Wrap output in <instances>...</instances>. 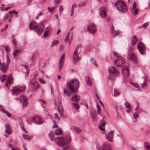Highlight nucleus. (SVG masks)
Here are the masks:
<instances>
[{
  "label": "nucleus",
  "instance_id": "obj_1",
  "mask_svg": "<svg viewBox=\"0 0 150 150\" xmlns=\"http://www.w3.org/2000/svg\"><path fill=\"white\" fill-rule=\"evenodd\" d=\"M70 137L64 138L62 137H57L55 139V142L60 146L63 147L62 150H67V148L69 147V144L71 142Z\"/></svg>",
  "mask_w": 150,
  "mask_h": 150
},
{
  "label": "nucleus",
  "instance_id": "obj_2",
  "mask_svg": "<svg viewBox=\"0 0 150 150\" xmlns=\"http://www.w3.org/2000/svg\"><path fill=\"white\" fill-rule=\"evenodd\" d=\"M67 85L73 92H76L79 88V82L77 79H75L67 83Z\"/></svg>",
  "mask_w": 150,
  "mask_h": 150
},
{
  "label": "nucleus",
  "instance_id": "obj_3",
  "mask_svg": "<svg viewBox=\"0 0 150 150\" xmlns=\"http://www.w3.org/2000/svg\"><path fill=\"white\" fill-rule=\"evenodd\" d=\"M113 54L117 57L114 61V64L117 67L122 66L124 63V61L121 58L120 55L114 51L113 52Z\"/></svg>",
  "mask_w": 150,
  "mask_h": 150
},
{
  "label": "nucleus",
  "instance_id": "obj_4",
  "mask_svg": "<svg viewBox=\"0 0 150 150\" xmlns=\"http://www.w3.org/2000/svg\"><path fill=\"white\" fill-rule=\"evenodd\" d=\"M32 23L31 22L30 24L29 28L30 30L34 29L36 33L38 34H40L42 33L44 27V25L43 24L41 23L37 25H35L33 28L32 27Z\"/></svg>",
  "mask_w": 150,
  "mask_h": 150
},
{
  "label": "nucleus",
  "instance_id": "obj_5",
  "mask_svg": "<svg viewBox=\"0 0 150 150\" xmlns=\"http://www.w3.org/2000/svg\"><path fill=\"white\" fill-rule=\"evenodd\" d=\"M115 5L117 8L120 11L123 12H125L127 11L126 6L124 2L118 0L115 2Z\"/></svg>",
  "mask_w": 150,
  "mask_h": 150
},
{
  "label": "nucleus",
  "instance_id": "obj_6",
  "mask_svg": "<svg viewBox=\"0 0 150 150\" xmlns=\"http://www.w3.org/2000/svg\"><path fill=\"white\" fill-rule=\"evenodd\" d=\"M0 80L2 82H4L5 81L7 80L5 85L6 87H8L9 85L8 83L12 84L13 82V78L11 76H9L7 77L6 75H3L1 76Z\"/></svg>",
  "mask_w": 150,
  "mask_h": 150
},
{
  "label": "nucleus",
  "instance_id": "obj_7",
  "mask_svg": "<svg viewBox=\"0 0 150 150\" xmlns=\"http://www.w3.org/2000/svg\"><path fill=\"white\" fill-rule=\"evenodd\" d=\"M80 97L79 96L75 95L72 96L71 98V100L72 101H75V102H73V104L74 108L76 109H79V105L78 104V101L80 99Z\"/></svg>",
  "mask_w": 150,
  "mask_h": 150
},
{
  "label": "nucleus",
  "instance_id": "obj_8",
  "mask_svg": "<svg viewBox=\"0 0 150 150\" xmlns=\"http://www.w3.org/2000/svg\"><path fill=\"white\" fill-rule=\"evenodd\" d=\"M87 28L88 31L91 34H94L96 32V26L94 23H89Z\"/></svg>",
  "mask_w": 150,
  "mask_h": 150
},
{
  "label": "nucleus",
  "instance_id": "obj_9",
  "mask_svg": "<svg viewBox=\"0 0 150 150\" xmlns=\"http://www.w3.org/2000/svg\"><path fill=\"white\" fill-rule=\"evenodd\" d=\"M25 88L24 87L15 86L13 87V92L16 95H18L19 93L23 92L25 90Z\"/></svg>",
  "mask_w": 150,
  "mask_h": 150
},
{
  "label": "nucleus",
  "instance_id": "obj_10",
  "mask_svg": "<svg viewBox=\"0 0 150 150\" xmlns=\"http://www.w3.org/2000/svg\"><path fill=\"white\" fill-rule=\"evenodd\" d=\"M127 58L128 60H131L136 64H137L138 60L135 54L133 52H129L127 55Z\"/></svg>",
  "mask_w": 150,
  "mask_h": 150
},
{
  "label": "nucleus",
  "instance_id": "obj_11",
  "mask_svg": "<svg viewBox=\"0 0 150 150\" xmlns=\"http://www.w3.org/2000/svg\"><path fill=\"white\" fill-rule=\"evenodd\" d=\"M79 47L80 46L78 45L74 52V54L73 55V58L74 63H75L76 62L79 61L81 59L80 57H78V50Z\"/></svg>",
  "mask_w": 150,
  "mask_h": 150
},
{
  "label": "nucleus",
  "instance_id": "obj_12",
  "mask_svg": "<svg viewBox=\"0 0 150 150\" xmlns=\"http://www.w3.org/2000/svg\"><path fill=\"white\" fill-rule=\"evenodd\" d=\"M98 150H112V149L111 146L110 144L105 143L103 144L101 147H99Z\"/></svg>",
  "mask_w": 150,
  "mask_h": 150
},
{
  "label": "nucleus",
  "instance_id": "obj_13",
  "mask_svg": "<svg viewBox=\"0 0 150 150\" xmlns=\"http://www.w3.org/2000/svg\"><path fill=\"white\" fill-rule=\"evenodd\" d=\"M33 122L37 125H40L43 123V120L39 116H36L33 118Z\"/></svg>",
  "mask_w": 150,
  "mask_h": 150
},
{
  "label": "nucleus",
  "instance_id": "obj_14",
  "mask_svg": "<svg viewBox=\"0 0 150 150\" xmlns=\"http://www.w3.org/2000/svg\"><path fill=\"white\" fill-rule=\"evenodd\" d=\"M30 84L31 85V87L35 89H37L39 87V84L35 79H33L30 80Z\"/></svg>",
  "mask_w": 150,
  "mask_h": 150
},
{
  "label": "nucleus",
  "instance_id": "obj_15",
  "mask_svg": "<svg viewBox=\"0 0 150 150\" xmlns=\"http://www.w3.org/2000/svg\"><path fill=\"white\" fill-rule=\"evenodd\" d=\"M138 48L140 54H144V50L145 48V45L142 42H140L138 45Z\"/></svg>",
  "mask_w": 150,
  "mask_h": 150
},
{
  "label": "nucleus",
  "instance_id": "obj_16",
  "mask_svg": "<svg viewBox=\"0 0 150 150\" xmlns=\"http://www.w3.org/2000/svg\"><path fill=\"white\" fill-rule=\"evenodd\" d=\"M9 65L4 63L0 64V70L4 72H6L8 69Z\"/></svg>",
  "mask_w": 150,
  "mask_h": 150
},
{
  "label": "nucleus",
  "instance_id": "obj_17",
  "mask_svg": "<svg viewBox=\"0 0 150 150\" xmlns=\"http://www.w3.org/2000/svg\"><path fill=\"white\" fill-rule=\"evenodd\" d=\"M114 131H111L109 132L106 136V138L110 141L112 142L113 138Z\"/></svg>",
  "mask_w": 150,
  "mask_h": 150
},
{
  "label": "nucleus",
  "instance_id": "obj_18",
  "mask_svg": "<svg viewBox=\"0 0 150 150\" xmlns=\"http://www.w3.org/2000/svg\"><path fill=\"white\" fill-rule=\"evenodd\" d=\"M122 72L124 77H127L129 76V69L128 67H124L122 70Z\"/></svg>",
  "mask_w": 150,
  "mask_h": 150
},
{
  "label": "nucleus",
  "instance_id": "obj_19",
  "mask_svg": "<svg viewBox=\"0 0 150 150\" xmlns=\"http://www.w3.org/2000/svg\"><path fill=\"white\" fill-rule=\"evenodd\" d=\"M106 10L104 7H102L100 8V14L102 18H104L106 16Z\"/></svg>",
  "mask_w": 150,
  "mask_h": 150
},
{
  "label": "nucleus",
  "instance_id": "obj_20",
  "mask_svg": "<svg viewBox=\"0 0 150 150\" xmlns=\"http://www.w3.org/2000/svg\"><path fill=\"white\" fill-rule=\"evenodd\" d=\"M111 33L112 36L113 37H115L119 33V32L118 31H115L114 29V27L113 25H112L111 28Z\"/></svg>",
  "mask_w": 150,
  "mask_h": 150
},
{
  "label": "nucleus",
  "instance_id": "obj_21",
  "mask_svg": "<svg viewBox=\"0 0 150 150\" xmlns=\"http://www.w3.org/2000/svg\"><path fill=\"white\" fill-rule=\"evenodd\" d=\"M108 71L110 73H111L117 74L118 73L116 69L113 66L109 67L108 68Z\"/></svg>",
  "mask_w": 150,
  "mask_h": 150
},
{
  "label": "nucleus",
  "instance_id": "obj_22",
  "mask_svg": "<svg viewBox=\"0 0 150 150\" xmlns=\"http://www.w3.org/2000/svg\"><path fill=\"white\" fill-rule=\"evenodd\" d=\"M47 30L45 33L43 35V36L44 38H46L49 35V32L51 30V28L50 27H48L46 28Z\"/></svg>",
  "mask_w": 150,
  "mask_h": 150
},
{
  "label": "nucleus",
  "instance_id": "obj_23",
  "mask_svg": "<svg viewBox=\"0 0 150 150\" xmlns=\"http://www.w3.org/2000/svg\"><path fill=\"white\" fill-rule=\"evenodd\" d=\"M6 130L5 132L7 133L8 134H10L11 132V127L9 125L7 124L6 127Z\"/></svg>",
  "mask_w": 150,
  "mask_h": 150
},
{
  "label": "nucleus",
  "instance_id": "obj_24",
  "mask_svg": "<svg viewBox=\"0 0 150 150\" xmlns=\"http://www.w3.org/2000/svg\"><path fill=\"white\" fill-rule=\"evenodd\" d=\"M138 41V39L136 35H134L133 37L131 42V45L133 46L135 45Z\"/></svg>",
  "mask_w": 150,
  "mask_h": 150
},
{
  "label": "nucleus",
  "instance_id": "obj_25",
  "mask_svg": "<svg viewBox=\"0 0 150 150\" xmlns=\"http://www.w3.org/2000/svg\"><path fill=\"white\" fill-rule=\"evenodd\" d=\"M85 78L87 84L89 86H92V83L89 77L87 76L85 77Z\"/></svg>",
  "mask_w": 150,
  "mask_h": 150
},
{
  "label": "nucleus",
  "instance_id": "obj_26",
  "mask_svg": "<svg viewBox=\"0 0 150 150\" xmlns=\"http://www.w3.org/2000/svg\"><path fill=\"white\" fill-rule=\"evenodd\" d=\"M72 128L75 131L76 133H80L81 131V129L75 126H73Z\"/></svg>",
  "mask_w": 150,
  "mask_h": 150
},
{
  "label": "nucleus",
  "instance_id": "obj_27",
  "mask_svg": "<svg viewBox=\"0 0 150 150\" xmlns=\"http://www.w3.org/2000/svg\"><path fill=\"white\" fill-rule=\"evenodd\" d=\"M145 149V150H150V144L148 142H146L144 143Z\"/></svg>",
  "mask_w": 150,
  "mask_h": 150
},
{
  "label": "nucleus",
  "instance_id": "obj_28",
  "mask_svg": "<svg viewBox=\"0 0 150 150\" xmlns=\"http://www.w3.org/2000/svg\"><path fill=\"white\" fill-rule=\"evenodd\" d=\"M62 134V131L59 128L57 129L55 131V134L56 135H61Z\"/></svg>",
  "mask_w": 150,
  "mask_h": 150
},
{
  "label": "nucleus",
  "instance_id": "obj_29",
  "mask_svg": "<svg viewBox=\"0 0 150 150\" xmlns=\"http://www.w3.org/2000/svg\"><path fill=\"white\" fill-rule=\"evenodd\" d=\"M131 11L132 14L134 15H137L139 12V10L138 9H131Z\"/></svg>",
  "mask_w": 150,
  "mask_h": 150
},
{
  "label": "nucleus",
  "instance_id": "obj_30",
  "mask_svg": "<svg viewBox=\"0 0 150 150\" xmlns=\"http://www.w3.org/2000/svg\"><path fill=\"white\" fill-rule=\"evenodd\" d=\"M1 111L3 113L6 114V115L8 117H10L11 116V114L7 111L6 110L3 109H1Z\"/></svg>",
  "mask_w": 150,
  "mask_h": 150
},
{
  "label": "nucleus",
  "instance_id": "obj_31",
  "mask_svg": "<svg viewBox=\"0 0 150 150\" xmlns=\"http://www.w3.org/2000/svg\"><path fill=\"white\" fill-rule=\"evenodd\" d=\"M91 114L92 115V118L93 120H95L97 117V114L95 112H91Z\"/></svg>",
  "mask_w": 150,
  "mask_h": 150
},
{
  "label": "nucleus",
  "instance_id": "obj_32",
  "mask_svg": "<svg viewBox=\"0 0 150 150\" xmlns=\"http://www.w3.org/2000/svg\"><path fill=\"white\" fill-rule=\"evenodd\" d=\"M20 100L22 102L24 101H27L28 99L26 98L24 96H22L20 97Z\"/></svg>",
  "mask_w": 150,
  "mask_h": 150
},
{
  "label": "nucleus",
  "instance_id": "obj_33",
  "mask_svg": "<svg viewBox=\"0 0 150 150\" xmlns=\"http://www.w3.org/2000/svg\"><path fill=\"white\" fill-rule=\"evenodd\" d=\"M114 96H115L119 95L120 94V92L118 90L115 89L114 90Z\"/></svg>",
  "mask_w": 150,
  "mask_h": 150
},
{
  "label": "nucleus",
  "instance_id": "obj_34",
  "mask_svg": "<svg viewBox=\"0 0 150 150\" xmlns=\"http://www.w3.org/2000/svg\"><path fill=\"white\" fill-rule=\"evenodd\" d=\"M125 105L126 107V108H128L129 110H131V109L130 108V105L128 102H125Z\"/></svg>",
  "mask_w": 150,
  "mask_h": 150
},
{
  "label": "nucleus",
  "instance_id": "obj_35",
  "mask_svg": "<svg viewBox=\"0 0 150 150\" xmlns=\"http://www.w3.org/2000/svg\"><path fill=\"white\" fill-rule=\"evenodd\" d=\"M63 61H59V70L60 71L61 69V68L64 65Z\"/></svg>",
  "mask_w": 150,
  "mask_h": 150
},
{
  "label": "nucleus",
  "instance_id": "obj_36",
  "mask_svg": "<svg viewBox=\"0 0 150 150\" xmlns=\"http://www.w3.org/2000/svg\"><path fill=\"white\" fill-rule=\"evenodd\" d=\"M49 136L51 139L52 140H53V138L54 137V133L52 132H51L49 134Z\"/></svg>",
  "mask_w": 150,
  "mask_h": 150
},
{
  "label": "nucleus",
  "instance_id": "obj_37",
  "mask_svg": "<svg viewBox=\"0 0 150 150\" xmlns=\"http://www.w3.org/2000/svg\"><path fill=\"white\" fill-rule=\"evenodd\" d=\"M91 61L92 62V63L96 66H97L98 65L96 63V60L93 58H91L90 59Z\"/></svg>",
  "mask_w": 150,
  "mask_h": 150
},
{
  "label": "nucleus",
  "instance_id": "obj_38",
  "mask_svg": "<svg viewBox=\"0 0 150 150\" xmlns=\"http://www.w3.org/2000/svg\"><path fill=\"white\" fill-rule=\"evenodd\" d=\"M70 31L68 32L66 35V36L65 39V43H67V40L69 39V38L70 34Z\"/></svg>",
  "mask_w": 150,
  "mask_h": 150
},
{
  "label": "nucleus",
  "instance_id": "obj_39",
  "mask_svg": "<svg viewBox=\"0 0 150 150\" xmlns=\"http://www.w3.org/2000/svg\"><path fill=\"white\" fill-rule=\"evenodd\" d=\"M59 41L58 40L53 41L51 44V46H54L57 45L58 44Z\"/></svg>",
  "mask_w": 150,
  "mask_h": 150
},
{
  "label": "nucleus",
  "instance_id": "obj_40",
  "mask_svg": "<svg viewBox=\"0 0 150 150\" xmlns=\"http://www.w3.org/2000/svg\"><path fill=\"white\" fill-rule=\"evenodd\" d=\"M23 137L25 139H30L29 136L28 135L23 134Z\"/></svg>",
  "mask_w": 150,
  "mask_h": 150
},
{
  "label": "nucleus",
  "instance_id": "obj_41",
  "mask_svg": "<svg viewBox=\"0 0 150 150\" xmlns=\"http://www.w3.org/2000/svg\"><path fill=\"white\" fill-rule=\"evenodd\" d=\"M86 1L81 2L78 5V6H84L86 5Z\"/></svg>",
  "mask_w": 150,
  "mask_h": 150
},
{
  "label": "nucleus",
  "instance_id": "obj_42",
  "mask_svg": "<svg viewBox=\"0 0 150 150\" xmlns=\"http://www.w3.org/2000/svg\"><path fill=\"white\" fill-rule=\"evenodd\" d=\"M96 107L97 110V112L98 114L100 115H101V113L100 112V108L99 105H97Z\"/></svg>",
  "mask_w": 150,
  "mask_h": 150
},
{
  "label": "nucleus",
  "instance_id": "obj_43",
  "mask_svg": "<svg viewBox=\"0 0 150 150\" xmlns=\"http://www.w3.org/2000/svg\"><path fill=\"white\" fill-rule=\"evenodd\" d=\"M22 102L23 103V106L24 108L26 107L27 105L28 104L27 101H24Z\"/></svg>",
  "mask_w": 150,
  "mask_h": 150
},
{
  "label": "nucleus",
  "instance_id": "obj_44",
  "mask_svg": "<svg viewBox=\"0 0 150 150\" xmlns=\"http://www.w3.org/2000/svg\"><path fill=\"white\" fill-rule=\"evenodd\" d=\"M6 58L7 59V64L9 65L10 62V60L8 55H6Z\"/></svg>",
  "mask_w": 150,
  "mask_h": 150
},
{
  "label": "nucleus",
  "instance_id": "obj_45",
  "mask_svg": "<svg viewBox=\"0 0 150 150\" xmlns=\"http://www.w3.org/2000/svg\"><path fill=\"white\" fill-rule=\"evenodd\" d=\"M10 47L9 46L7 45L4 48L5 50L7 52H8L10 50L9 49V48H10Z\"/></svg>",
  "mask_w": 150,
  "mask_h": 150
},
{
  "label": "nucleus",
  "instance_id": "obj_46",
  "mask_svg": "<svg viewBox=\"0 0 150 150\" xmlns=\"http://www.w3.org/2000/svg\"><path fill=\"white\" fill-rule=\"evenodd\" d=\"M9 13L10 14H13V13H15L16 15L17 14V12L15 10H13V11H10L9 12Z\"/></svg>",
  "mask_w": 150,
  "mask_h": 150
},
{
  "label": "nucleus",
  "instance_id": "obj_47",
  "mask_svg": "<svg viewBox=\"0 0 150 150\" xmlns=\"http://www.w3.org/2000/svg\"><path fill=\"white\" fill-rule=\"evenodd\" d=\"M59 110L60 115L62 117L63 116V109H59Z\"/></svg>",
  "mask_w": 150,
  "mask_h": 150
},
{
  "label": "nucleus",
  "instance_id": "obj_48",
  "mask_svg": "<svg viewBox=\"0 0 150 150\" xmlns=\"http://www.w3.org/2000/svg\"><path fill=\"white\" fill-rule=\"evenodd\" d=\"M63 7L62 6H60V8H59V14H61L62 11L63 10Z\"/></svg>",
  "mask_w": 150,
  "mask_h": 150
},
{
  "label": "nucleus",
  "instance_id": "obj_49",
  "mask_svg": "<svg viewBox=\"0 0 150 150\" xmlns=\"http://www.w3.org/2000/svg\"><path fill=\"white\" fill-rule=\"evenodd\" d=\"M64 92L65 94H67L68 96H69L70 95V94L68 92V91L65 89H64Z\"/></svg>",
  "mask_w": 150,
  "mask_h": 150
},
{
  "label": "nucleus",
  "instance_id": "obj_50",
  "mask_svg": "<svg viewBox=\"0 0 150 150\" xmlns=\"http://www.w3.org/2000/svg\"><path fill=\"white\" fill-rule=\"evenodd\" d=\"M56 6H54L53 7L50 8V7H48V9L49 11L50 12H52V11H53L55 8H56Z\"/></svg>",
  "mask_w": 150,
  "mask_h": 150
},
{
  "label": "nucleus",
  "instance_id": "obj_51",
  "mask_svg": "<svg viewBox=\"0 0 150 150\" xmlns=\"http://www.w3.org/2000/svg\"><path fill=\"white\" fill-rule=\"evenodd\" d=\"M22 50L21 49L16 50L14 51V52H15L16 54H18L20 53L21 52Z\"/></svg>",
  "mask_w": 150,
  "mask_h": 150
},
{
  "label": "nucleus",
  "instance_id": "obj_52",
  "mask_svg": "<svg viewBox=\"0 0 150 150\" xmlns=\"http://www.w3.org/2000/svg\"><path fill=\"white\" fill-rule=\"evenodd\" d=\"M65 54H63L62 56L60 57L59 61H63V59L65 56Z\"/></svg>",
  "mask_w": 150,
  "mask_h": 150
},
{
  "label": "nucleus",
  "instance_id": "obj_53",
  "mask_svg": "<svg viewBox=\"0 0 150 150\" xmlns=\"http://www.w3.org/2000/svg\"><path fill=\"white\" fill-rule=\"evenodd\" d=\"M136 6H137V5H136V3L135 2H134L133 3V7L131 8V9H136Z\"/></svg>",
  "mask_w": 150,
  "mask_h": 150
},
{
  "label": "nucleus",
  "instance_id": "obj_54",
  "mask_svg": "<svg viewBox=\"0 0 150 150\" xmlns=\"http://www.w3.org/2000/svg\"><path fill=\"white\" fill-rule=\"evenodd\" d=\"M39 81L41 83H43V84L45 83V81L44 80H43L42 79H40Z\"/></svg>",
  "mask_w": 150,
  "mask_h": 150
},
{
  "label": "nucleus",
  "instance_id": "obj_55",
  "mask_svg": "<svg viewBox=\"0 0 150 150\" xmlns=\"http://www.w3.org/2000/svg\"><path fill=\"white\" fill-rule=\"evenodd\" d=\"M143 25V26L144 27H146L149 25V23L148 22H146L143 24H142Z\"/></svg>",
  "mask_w": 150,
  "mask_h": 150
},
{
  "label": "nucleus",
  "instance_id": "obj_56",
  "mask_svg": "<svg viewBox=\"0 0 150 150\" xmlns=\"http://www.w3.org/2000/svg\"><path fill=\"white\" fill-rule=\"evenodd\" d=\"M133 116L135 118H136L138 116V115L136 112H134V113Z\"/></svg>",
  "mask_w": 150,
  "mask_h": 150
},
{
  "label": "nucleus",
  "instance_id": "obj_57",
  "mask_svg": "<svg viewBox=\"0 0 150 150\" xmlns=\"http://www.w3.org/2000/svg\"><path fill=\"white\" fill-rule=\"evenodd\" d=\"M106 124V123L104 120H103V121L101 123V125L103 126H104Z\"/></svg>",
  "mask_w": 150,
  "mask_h": 150
},
{
  "label": "nucleus",
  "instance_id": "obj_58",
  "mask_svg": "<svg viewBox=\"0 0 150 150\" xmlns=\"http://www.w3.org/2000/svg\"><path fill=\"white\" fill-rule=\"evenodd\" d=\"M21 128L22 129V130L25 133H27L26 131L25 130V129L23 127H22V126H21Z\"/></svg>",
  "mask_w": 150,
  "mask_h": 150
},
{
  "label": "nucleus",
  "instance_id": "obj_59",
  "mask_svg": "<svg viewBox=\"0 0 150 150\" xmlns=\"http://www.w3.org/2000/svg\"><path fill=\"white\" fill-rule=\"evenodd\" d=\"M131 83L136 88H137L139 87V85L137 84H134L132 83Z\"/></svg>",
  "mask_w": 150,
  "mask_h": 150
},
{
  "label": "nucleus",
  "instance_id": "obj_60",
  "mask_svg": "<svg viewBox=\"0 0 150 150\" xmlns=\"http://www.w3.org/2000/svg\"><path fill=\"white\" fill-rule=\"evenodd\" d=\"M76 7V5H73L72 6V9H71V12H73V11H74L73 7L75 8Z\"/></svg>",
  "mask_w": 150,
  "mask_h": 150
},
{
  "label": "nucleus",
  "instance_id": "obj_61",
  "mask_svg": "<svg viewBox=\"0 0 150 150\" xmlns=\"http://www.w3.org/2000/svg\"><path fill=\"white\" fill-rule=\"evenodd\" d=\"M12 42L15 45H16L17 43L16 42V40L14 39H13V40H12Z\"/></svg>",
  "mask_w": 150,
  "mask_h": 150
},
{
  "label": "nucleus",
  "instance_id": "obj_62",
  "mask_svg": "<svg viewBox=\"0 0 150 150\" xmlns=\"http://www.w3.org/2000/svg\"><path fill=\"white\" fill-rule=\"evenodd\" d=\"M99 128L100 129L101 131H103L104 130L105 128H103L100 126H99Z\"/></svg>",
  "mask_w": 150,
  "mask_h": 150
},
{
  "label": "nucleus",
  "instance_id": "obj_63",
  "mask_svg": "<svg viewBox=\"0 0 150 150\" xmlns=\"http://www.w3.org/2000/svg\"><path fill=\"white\" fill-rule=\"evenodd\" d=\"M53 128H55L58 127V125H56V124H54V125L53 126Z\"/></svg>",
  "mask_w": 150,
  "mask_h": 150
},
{
  "label": "nucleus",
  "instance_id": "obj_64",
  "mask_svg": "<svg viewBox=\"0 0 150 150\" xmlns=\"http://www.w3.org/2000/svg\"><path fill=\"white\" fill-rule=\"evenodd\" d=\"M8 27V24H6L5 25L4 29L5 30V29H6Z\"/></svg>",
  "mask_w": 150,
  "mask_h": 150
}]
</instances>
